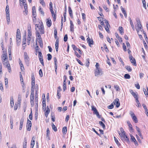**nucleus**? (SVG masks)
Wrapping results in <instances>:
<instances>
[{
    "label": "nucleus",
    "mask_w": 148,
    "mask_h": 148,
    "mask_svg": "<svg viewBox=\"0 0 148 148\" xmlns=\"http://www.w3.org/2000/svg\"><path fill=\"white\" fill-rule=\"evenodd\" d=\"M104 21L106 25V26H104L105 29L108 32H110V30L109 27H110V25L109 24L107 20H105Z\"/></svg>",
    "instance_id": "obj_6"
},
{
    "label": "nucleus",
    "mask_w": 148,
    "mask_h": 148,
    "mask_svg": "<svg viewBox=\"0 0 148 148\" xmlns=\"http://www.w3.org/2000/svg\"><path fill=\"white\" fill-rule=\"evenodd\" d=\"M114 87L115 89H116V91H118L120 90V88L119 86L116 85H115L114 86Z\"/></svg>",
    "instance_id": "obj_44"
},
{
    "label": "nucleus",
    "mask_w": 148,
    "mask_h": 148,
    "mask_svg": "<svg viewBox=\"0 0 148 148\" xmlns=\"http://www.w3.org/2000/svg\"><path fill=\"white\" fill-rule=\"evenodd\" d=\"M38 10L40 12V13L42 14V15L44 16V12L42 10L41 8V7H39V9H38Z\"/></svg>",
    "instance_id": "obj_35"
},
{
    "label": "nucleus",
    "mask_w": 148,
    "mask_h": 148,
    "mask_svg": "<svg viewBox=\"0 0 148 148\" xmlns=\"http://www.w3.org/2000/svg\"><path fill=\"white\" fill-rule=\"evenodd\" d=\"M1 59L2 61H6L8 59V55L7 54H5L2 55Z\"/></svg>",
    "instance_id": "obj_15"
},
{
    "label": "nucleus",
    "mask_w": 148,
    "mask_h": 148,
    "mask_svg": "<svg viewBox=\"0 0 148 148\" xmlns=\"http://www.w3.org/2000/svg\"><path fill=\"white\" fill-rule=\"evenodd\" d=\"M76 60L78 62V63L81 65H83V64L82 62H81L80 60H79V59L76 58Z\"/></svg>",
    "instance_id": "obj_62"
},
{
    "label": "nucleus",
    "mask_w": 148,
    "mask_h": 148,
    "mask_svg": "<svg viewBox=\"0 0 148 148\" xmlns=\"http://www.w3.org/2000/svg\"><path fill=\"white\" fill-rule=\"evenodd\" d=\"M51 120L53 122H54L55 121V117L54 115V113H52L51 115Z\"/></svg>",
    "instance_id": "obj_39"
},
{
    "label": "nucleus",
    "mask_w": 148,
    "mask_h": 148,
    "mask_svg": "<svg viewBox=\"0 0 148 148\" xmlns=\"http://www.w3.org/2000/svg\"><path fill=\"white\" fill-rule=\"evenodd\" d=\"M70 30L71 32H73L74 31V25L72 21L71 20H70Z\"/></svg>",
    "instance_id": "obj_20"
},
{
    "label": "nucleus",
    "mask_w": 148,
    "mask_h": 148,
    "mask_svg": "<svg viewBox=\"0 0 148 148\" xmlns=\"http://www.w3.org/2000/svg\"><path fill=\"white\" fill-rule=\"evenodd\" d=\"M16 41L17 42H18L21 41V36L20 35H18L16 36Z\"/></svg>",
    "instance_id": "obj_38"
},
{
    "label": "nucleus",
    "mask_w": 148,
    "mask_h": 148,
    "mask_svg": "<svg viewBox=\"0 0 148 148\" xmlns=\"http://www.w3.org/2000/svg\"><path fill=\"white\" fill-rule=\"evenodd\" d=\"M5 12H6V14H10V13H9L10 11H9V6L8 5H6V7Z\"/></svg>",
    "instance_id": "obj_36"
},
{
    "label": "nucleus",
    "mask_w": 148,
    "mask_h": 148,
    "mask_svg": "<svg viewBox=\"0 0 148 148\" xmlns=\"http://www.w3.org/2000/svg\"><path fill=\"white\" fill-rule=\"evenodd\" d=\"M132 96L134 97L135 98L138 97V94H137L136 93L134 92L132 94Z\"/></svg>",
    "instance_id": "obj_64"
},
{
    "label": "nucleus",
    "mask_w": 148,
    "mask_h": 148,
    "mask_svg": "<svg viewBox=\"0 0 148 148\" xmlns=\"http://www.w3.org/2000/svg\"><path fill=\"white\" fill-rule=\"evenodd\" d=\"M10 128L12 129L13 128V121L12 120H10Z\"/></svg>",
    "instance_id": "obj_56"
},
{
    "label": "nucleus",
    "mask_w": 148,
    "mask_h": 148,
    "mask_svg": "<svg viewBox=\"0 0 148 148\" xmlns=\"http://www.w3.org/2000/svg\"><path fill=\"white\" fill-rule=\"evenodd\" d=\"M67 131V128L65 126L63 128L62 132L63 134L65 135Z\"/></svg>",
    "instance_id": "obj_28"
},
{
    "label": "nucleus",
    "mask_w": 148,
    "mask_h": 148,
    "mask_svg": "<svg viewBox=\"0 0 148 148\" xmlns=\"http://www.w3.org/2000/svg\"><path fill=\"white\" fill-rule=\"evenodd\" d=\"M32 123L31 121L28 119L27 124L26 125L27 130L28 131H30L31 130L32 126Z\"/></svg>",
    "instance_id": "obj_5"
},
{
    "label": "nucleus",
    "mask_w": 148,
    "mask_h": 148,
    "mask_svg": "<svg viewBox=\"0 0 148 148\" xmlns=\"http://www.w3.org/2000/svg\"><path fill=\"white\" fill-rule=\"evenodd\" d=\"M114 102V101L113 103H112L110 105L108 106V109H112L113 108L114 106V104L113 103Z\"/></svg>",
    "instance_id": "obj_42"
},
{
    "label": "nucleus",
    "mask_w": 148,
    "mask_h": 148,
    "mask_svg": "<svg viewBox=\"0 0 148 148\" xmlns=\"http://www.w3.org/2000/svg\"><path fill=\"white\" fill-rule=\"evenodd\" d=\"M24 58L25 63L27 66H28L30 63V59L26 52L24 53Z\"/></svg>",
    "instance_id": "obj_1"
},
{
    "label": "nucleus",
    "mask_w": 148,
    "mask_h": 148,
    "mask_svg": "<svg viewBox=\"0 0 148 148\" xmlns=\"http://www.w3.org/2000/svg\"><path fill=\"white\" fill-rule=\"evenodd\" d=\"M115 101V103H114V104L116 105V107L117 108L119 107L120 105V103L119 99L118 98H117L114 100V101Z\"/></svg>",
    "instance_id": "obj_16"
},
{
    "label": "nucleus",
    "mask_w": 148,
    "mask_h": 148,
    "mask_svg": "<svg viewBox=\"0 0 148 148\" xmlns=\"http://www.w3.org/2000/svg\"><path fill=\"white\" fill-rule=\"evenodd\" d=\"M49 6L50 10L53 9V4L51 2H50Z\"/></svg>",
    "instance_id": "obj_55"
},
{
    "label": "nucleus",
    "mask_w": 148,
    "mask_h": 148,
    "mask_svg": "<svg viewBox=\"0 0 148 148\" xmlns=\"http://www.w3.org/2000/svg\"><path fill=\"white\" fill-rule=\"evenodd\" d=\"M136 21L137 22V25H141V24L140 21L139 19H137Z\"/></svg>",
    "instance_id": "obj_63"
},
{
    "label": "nucleus",
    "mask_w": 148,
    "mask_h": 148,
    "mask_svg": "<svg viewBox=\"0 0 148 148\" xmlns=\"http://www.w3.org/2000/svg\"><path fill=\"white\" fill-rule=\"evenodd\" d=\"M47 134H46V137L48 138V139L49 140H50V138L49 136V134H50V131L49 130V128H47Z\"/></svg>",
    "instance_id": "obj_24"
},
{
    "label": "nucleus",
    "mask_w": 148,
    "mask_h": 148,
    "mask_svg": "<svg viewBox=\"0 0 148 148\" xmlns=\"http://www.w3.org/2000/svg\"><path fill=\"white\" fill-rule=\"evenodd\" d=\"M89 65V59L88 58L86 59V66L88 67Z\"/></svg>",
    "instance_id": "obj_40"
},
{
    "label": "nucleus",
    "mask_w": 148,
    "mask_h": 148,
    "mask_svg": "<svg viewBox=\"0 0 148 148\" xmlns=\"http://www.w3.org/2000/svg\"><path fill=\"white\" fill-rule=\"evenodd\" d=\"M92 110L93 111V113L95 114V113L98 112L96 108H95L94 106H91Z\"/></svg>",
    "instance_id": "obj_32"
},
{
    "label": "nucleus",
    "mask_w": 148,
    "mask_h": 148,
    "mask_svg": "<svg viewBox=\"0 0 148 148\" xmlns=\"http://www.w3.org/2000/svg\"><path fill=\"white\" fill-rule=\"evenodd\" d=\"M10 105L11 106L12 108L13 107L14 105V99L12 97L10 99Z\"/></svg>",
    "instance_id": "obj_33"
},
{
    "label": "nucleus",
    "mask_w": 148,
    "mask_h": 148,
    "mask_svg": "<svg viewBox=\"0 0 148 148\" xmlns=\"http://www.w3.org/2000/svg\"><path fill=\"white\" fill-rule=\"evenodd\" d=\"M123 50L125 51H127V49L125 44L124 43H123Z\"/></svg>",
    "instance_id": "obj_61"
},
{
    "label": "nucleus",
    "mask_w": 148,
    "mask_h": 148,
    "mask_svg": "<svg viewBox=\"0 0 148 148\" xmlns=\"http://www.w3.org/2000/svg\"><path fill=\"white\" fill-rule=\"evenodd\" d=\"M34 88H31V93L30 96L34 97Z\"/></svg>",
    "instance_id": "obj_37"
},
{
    "label": "nucleus",
    "mask_w": 148,
    "mask_h": 148,
    "mask_svg": "<svg viewBox=\"0 0 148 148\" xmlns=\"http://www.w3.org/2000/svg\"><path fill=\"white\" fill-rule=\"evenodd\" d=\"M99 124L102 127L103 129H105L106 127L105 125L102 121H99Z\"/></svg>",
    "instance_id": "obj_34"
},
{
    "label": "nucleus",
    "mask_w": 148,
    "mask_h": 148,
    "mask_svg": "<svg viewBox=\"0 0 148 148\" xmlns=\"http://www.w3.org/2000/svg\"><path fill=\"white\" fill-rule=\"evenodd\" d=\"M58 45H59V40L58 39L56 41L55 43V48L56 51L57 52L58 49Z\"/></svg>",
    "instance_id": "obj_18"
},
{
    "label": "nucleus",
    "mask_w": 148,
    "mask_h": 148,
    "mask_svg": "<svg viewBox=\"0 0 148 148\" xmlns=\"http://www.w3.org/2000/svg\"><path fill=\"white\" fill-rule=\"evenodd\" d=\"M54 60L55 63V71L56 72V70L57 69V59L56 57L54 58Z\"/></svg>",
    "instance_id": "obj_27"
},
{
    "label": "nucleus",
    "mask_w": 148,
    "mask_h": 148,
    "mask_svg": "<svg viewBox=\"0 0 148 148\" xmlns=\"http://www.w3.org/2000/svg\"><path fill=\"white\" fill-rule=\"evenodd\" d=\"M142 0V1H143V7L145 9H146V1L145 0H144L143 1V0Z\"/></svg>",
    "instance_id": "obj_58"
},
{
    "label": "nucleus",
    "mask_w": 148,
    "mask_h": 148,
    "mask_svg": "<svg viewBox=\"0 0 148 148\" xmlns=\"http://www.w3.org/2000/svg\"><path fill=\"white\" fill-rule=\"evenodd\" d=\"M38 58L40 61L43 60L42 55L40 51L38 52Z\"/></svg>",
    "instance_id": "obj_25"
},
{
    "label": "nucleus",
    "mask_w": 148,
    "mask_h": 148,
    "mask_svg": "<svg viewBox=\"0 0 148 148\" xmlns=\"http://www.w3.org/2000/svg\"><path fill=\"white\" fill-rule=\"evenodd\" d=\"M32 37H27V45H30V41H31V42L33 43L34 41V38L33 37H32Z\"/></svg>",
    "instance_id": "obj_8"
},
{
    "label": "nucleus",
    "mask_w": 148,
    "mask_h": 148,
    "mask_svg": "<svg viewBox=\"0 0 148 148\" xmlns=\"http://www.w3.org/2000/svg\"><path fill=\"white\" fill-rule=\"evenodd\" d=\"M127 123L129 126L130 131V132H133V129L132 128V125L130 123V121H127Z\"/></svg>",
    "instance_id": "obj_12"
},
{
    "label": "nucleus",
    "mask_w": 148,
    "mask_h": 148,
    "mask_svg": "<svg viewBox=\"0 0 148 148\" xmlns=\"http://www.w3.org/2000/svg\"><path fill=\"white\" fill-rule=\"evenodd\" d=\"M120 130L122 133H119L120 136L121 137H123L124 138L125 140L127 141H129V139L127 136L126 135L125 132L124 131L123 129L121 127L120 128Z\"/></svg>",
    "instance_id": "obj_2"
},
{
    "label": "nucleus",
    "mask_w": 148,
    "mask_h": 148,
    "mask_svg": "<svg viewBox=\"0 0 148 148\" xmlns=\"http://www.w3.org/2000/svg\"><path fill=\"white\" fill-rule=\"evenodd\" d=\"M39 40V41H38V42L39 43L40 47H42L43 46V44H42V39H41V40Z\"/></svg>",
    "instance_id": "obj_60"
},
{
    "label": "nucleus",
    "mask_w": 148,
    "mask_h": 148,
    "mask_svg": "<svg viewBox=\"0 0 148 148\" xmlns=\"http://www.w3.org/2000/svg\"><path fill=\"white\" fill-rule=\"evenodd\" d=\"M135 28L138 34H139V32L140 30L141 32H142V31H143V28L140 29L138 28Z\"/></svg>",
    "instance_id": "obj_47"
},
{
    "label": "nucleus",
    "mask_w": 148,
    "mask_h": 148,
    "mask_svg": "<svg viewBox=\"0 0 148 148\" xmlns=\"http://www.w3.org/2000/svg\"><path fill=\"white\" fill-rule=\"evenodd\" d=\"M130 115L133 121L135 123H138V119L133 112L132 111H130Z\"/></svg>",
    "instance_id": "obj_3"
},
{
    "label": "nucleus",
    "mask_w": 148,
    "mask_h": 148,
    "mask_svg": "<svg viewBox=\"0 0 148 148\" xmlns=\"http://www.w3.org/2000/svg\"><path fill=\"white\" fill-rule=\"evenodd\" d=\"M87 42L88 44V45L90 47H91V45H93L94 44V42L93 41L92 39H90L88 37L87 38Z\"/></svg>",
    "instance_id": "obj_9"
},
{
    "label": "nucleus",
    "mask_w": 148,
    "mask_h": 148,
    "mask_svg": "<svg viewBox=\"0 0 148 148\" xmlns=\"http://www.w3.org/2000/svg\"><path fill=\"white\" fill-rule=\"evenodd\" d=\"M19 63L20 67L22 71H23L24 70V68L23 65L21 61L20 58L19 59Z\"/></svg>",
    "instance_id": "obj_13"
},
{
    "label": "nucleus",
    "mask_w": 148,
    "mask_h": 148,
    "mask_svg": "<svg viewBox=\"0 0 148 148\" xmlns=\"http://www.w3.org/2000/svg\"><path fill=\"white\" fill-rule=\"evenodd\" d=\"M40 3L43 6H45V4L43 0H40Z\"/></svg>",
    "instance_id": "obj_46"
},
{
    "label": "nucleus",
    "mask_w": 148,
    "mask_h": 148,
    "mask_svg": "<svg viewBox=\"0 0 148 148\" xmlns=\"http://www.w3.org/2000/svg\"><path fill=\"white\" fill-rule=\"evenodd\" d=\"M124 77L125 78L127 79H129L130 78V75L128 74H126L125 75Z\"/></svg>",
    "instance_id": "obj_43"
},
{
    "label": "nucleus",
    "mask_w": 148,
    "mask_h": 148,
    "mask_svg": "<svg viewBox=\"0 0 148 148\" xmlns=\"http://www.w3.org/2000/svg\"><path fill=\"white\" fill-rule=\"evenodd\" d=\"M143 91L144 92L145 95L147 97L148 96V94L147 92L146 91V90L145 88L143 89Z\"/></svg>",
    "instance_id": "obj_50"
},
{
    "label": "nucleus",
    "mask_w": 148,
    "mask_h": 148,
    "mask_svg": "<svg viewBox=\"0 0 148 148\" xmlns=\"http://www.w3.org/2000/svg\"><path fill=\"white\" fill-rule=\"evenodd\" d=\"M102 74V71L101 69H96L95 70V76L98 77L99 75H101Z\"/></svg>",
    "instance_id": "obj_4"
},
{
    "label": "nucleus",
    "mask_w": 148,
    "mask_h": 148,
    "mask_svg": "<svg viewBox=\"0 0 148 148\" xmlns=\"http://www.w3.org/2000/svg\"><path fill=\"white\" fill-rule=\"evenodd\" d=\"M27 140L26 138H24V141L23 143V146H27Z\"/></svg>",
    "instance_id": "obj_59"
},
{
    "label": "nucleus",
    "mask_w": 148,
    "mask_h": 148,
    "mask_svg": "<svg viewBox=\"0 0 148 148\" xmlns=\"http://www.w3.org/2000/svg\"><path fill=\"white\" fill-rule=\"evenodd\" d=\"M114 138L115 141V143H116V144L118 146H119L121 145V144L119 143V141H118L117 139L116 138V137H114Z\"/></svg>",
    "instance_id": "obj_31"
},
{
    "label": "nucleus",
    "mask_w": 148,
    "mask_h": 148,
    "mask_svg": "<svg viewBox=\"0 0 148 148\" xmlns=\"http://www.w3.org/2000/svg\"><path fill=\"white\" fill-rule=\"evenodd\" d=\"M58 88L59 89H60V90H57V96H59V93L62 90L61 89V87L59 86L58 87Z\"/></svg>",
    "instance_id": "obj_48"
},
{
    "label": "nucleus",
    "mask_w": 148,
    "mask_h": 148,
    "mask_svg": "<svg viewBox=\"0 0 148 148\" xmlns=\"http://www.w3.org/2000/svg\"><path fill=\"white\" fill-rule=\"evenodd\" d=\"M7 22V24L9 25L10 22V14H6Z\"/></svg>",
    "instance_id": "obj_21"
},
{
    "label": "nucleus",
    "mask_w": 148,
    "mask_h": 148,
    "mask_svg": "<svg viewBox=\"0 0 148 148\" xmlns=\"http://www.w3.org/2000/svg\"><path fill=\"white\" fill-rule=\"evenodd\" d=\"M48 56L47 59L49 60H50L52 58V56L50 54H48L47 55Z\"/></svg>",
    "instance_id": "obj_51"
},
{
    "label": "nucleus",
    "mask_w": 148,
    "mask_h": 148,
    "mask_svg": "<svg viewBox=\"0 0 148 148\" xmlns=\"http://www.w3.org/2000/svg\"><path fill=\"white\" fill-rule=\"evenodd\" d=\"M28 34L27 37H32V34L31 29L30 25H28L27 27Z\"/></svg>",
    "instance_id": "obj_10"
},
{
    "label": "nucleus",
    "mask_w": 148,
    "mask_h": 148,
    "mask_svg": "<svg viewBox=\"0 0 148 148\" xmlns=\"http://www.w3.org/2000/svg\"><path fill=\"white\" fill-rule=\"evenodd\" d=\"M50 112V110L49 108L46 110V112L45 113V116L47 117L48 114H49Z\"/></svg>",
    "instance_id": "obj_30"
},
{
    "label": "nucleus",
    "mask_w": 148,
    "mask_h": 148,
    "mask_svg": "<svg viewBox=\"0 0 148 148\" xmlns=\"http://www.w3.org/2000/svg\"><path fill=\"white\" fill-rule=\"evenodd\" d=\"M119 31L120 34L122 35L123 34V28L122 27H119Z\"/></svg>",
    "instance_id": "obj_29"
},
{
    "label": "nucleus",
    "mask_w": 148,
    "mask_h": 148,
    "mask_svg": "<svg viewBox=\"0 0 148 148\" xmlns=\"http://www.w3.org/2000/svg\"><path fill=\"white\" fill-rule=\"evenodd\" d=\"M29 117L30 120H32V111L31 110L30 114H29Z\"/></svg>",
    "instance_id": "obj_49"
},
{
    "label": "nucleus",
    "mask_w": 148,
    "mask_h": 148,
    "mask_svg": "<svg viewBox=\"0 0 148 148\" xmlns=\"http://www.w3.org/2000/svg\"><path fill=\"white\" fill-rule=\"evenodd\" d=\"M35 84V77L34 75H33L32 76L31 88H34Z\"/></svg>",
    "instance_id": "obj_14"
},
{
    "label": "nucleus",
    "mask_w": 148,
    "mask_h": 148,
    "mask_svg": "<svg viewBox=\"0 0 148 148\" xmlns=\"http://www.w3.org/2000/svg\"><path fill=\"white\" fill-rule=\"evenodd\" d=\"M5 83L6 87H7L8 85V80L7 78L5 79Z\"/></svg>",
    "instance_id": "obj_52"
},
{
    "label": "nucleus",
    "mask_w": 148,
    "mask_h": 148,
    "mask_svg": "<svg viewBox=\"0 0 148 148\" xmlns=\"http://www.w3.org/2000/svg\"><path fill=\"white\" fill-rule=\"evenodd\" d=\"M50 11L51 12L53 18L54 19V21H55L56 18V13H55L54 11H53V9L50 10Z\"/></svg>",
    "instance_id": "obj_17"
},
{
    "label": "nucleus",
    "mask_w": 148,
    "mask_h": 148,
    "mask_svg": "<svg viewBox=\"0 0 148 148\" xmlns=\"http://www.w3.org/2000/svg\"><path fill=\"white\" fill-rule=\"evenodd\" d=\"M68 39V36L67 34H66L64 37V41L66 42L67 41Z\"/></svg>",
    "instance_id": "obj_57"
},
{
    "label": "nucleus",
    "mask_w": 148,
    "mask_h": 148,
    "mask_svg": "<svg viewBox=\"0 0 148 148\" xmlns=\"http://www.w3.org/2000/svg\"><path fill=\"white\" fill-rule=\"evenodd\" d=\"M129 58L131 62L133 64V65L135 66L136 65L135 59L134 58L132 55H130L129 56Z\"/></svg>",
    "instance_id": "obj_7"
},
{
    "label": "nucleus",
    "mask_w": 148,
    "mask_h": 148,
    "mask_svg": "<svg viewBox=\"0 0 148 148\" xmlns=\"http://www.w3.org/2000/svg\"><path fill=\"white\" fill-rule=\"evenodd\" d=\"M39 74L40 77H42L43 76V73L42 71V70L41 69H40L39 71Z\"/></svg>",
    "instance_id": "obj_54"
},
{
    "label": "nucleus",
    "mask_w": 148,
    "mask_h": 148,
    "mask_svg": "<svg viewBox=\"0 0 148 148\" xmlns=\"http://www.w3.org/2000/svg\"><path fill=\"white\" fill-rule=\"evenodd\" d=\"M31 106L32 107L34 105V99H30Z\"/></svg>",
    "instance_id": "obj_53"
},
{
    "label": "nucleus",
    "mask_w": 148,
    "mask_h": 148,
    "mask_svg": "<svg viewBox=\"0 0 148 148\" xmlns=\"http://www.w3.org/2000/svg\"><path fill=\"white\" fill-rule=\"evenodd\" d=\"M21 95L19 94L18 95V104L19 105H20V103L21 102Z\"/></svg>",
    "instance_id": "obj_23"
},
{
    "label": "nucleus",
    "mask_w": 148,
    "mask_h": 148,
    "mask_svg": "<svg viewBox=\"0 0 148 148\" xmlns=\"http://www.w3.org/2000/svg\"><path fill=\"white\" fill-rule=\"evenodd\" d=\"M72 47L73 48V50L75 51L76 50H77L78 51L79 54H82V52L81 50L77 48L75 45H72Z\"/></svg>",
    "instance_id": "obj_11"
},
{
    "label": "nucleus",
    "mask_w": 148,
    "mask_h": 148,
    "mask_svg": "<svg viewBox=\"0 0 148 148\" xmlns=\"http://www.w3.org/2000/svg\"><path fill=\"white\" fill-rule=\"evenodd\" d=\"M52 126L53 129L54 130L55 132H56L57 131V129L55 125L54 124L52 123Z\"/></svg>",
    "instance_id": "obj_41"
},
{
    "label": "nucleus",
    "mask_w": 148,
    "mask_h": 148,
    "mask_svg": "<svg viewBox=\"0 0 148 148\" xmlns=\"http://www.w3.org/2000/svg\"><path fill=\"white\" fill-rule=\"evenodd\" d=\"M36 34L37 39L39 40H41L42 38L41 37L40 35V34L39 33L38 31H36Z\"/></svg>",
    "instance_id": "obj_22"
},
{
    "label": "nucleus",
    "mask_w": 148,
    "mask_h": 148,
    "mask_svg": "<svg viewBox=\"0 0 148 148\" xmlns=\"http://www.w3.org/2000/svg\"><path fill=\"white\" fill-rule=\"evenodd\" d=\"M47 21L46 22L47 25L48 27H50L51 25V20H49V19H47Z\"/></svg>",
    "instance_id": "obj_26"
},
{
    "label": "nucleus",
    "mask_w": 148,
    "mask_h": 148,
    "mask_svg": "<svg viewBox=\"0 0 148 148\" xmlns=\"http://www.w3.org/2000/svg\"><path fill=\"white\" fill-rule=\"evenodd\" d=\"M125 68L129 71L130 72L132 71V69L130 66H126Z\"/></svg>",
    "instance_id": "obj_45"
},
{
    "label": "nucleus",
    "mask_w": 148,
    "mask_h": 148,
    "mask_svg": "<svg viewBox=\"0 0 148 148\" xmlns=\"http://www.w3.org/2000/svg\"><path fill=\"white\" fill-rule=\"evenodd\" d=\"M68 10H69V13L70 15V17L72 18H73V14L72 13V11L70 7L69 6L68 7Z\"/></svg>",
    "instance_id": "obj_19"
}]
</instances>
